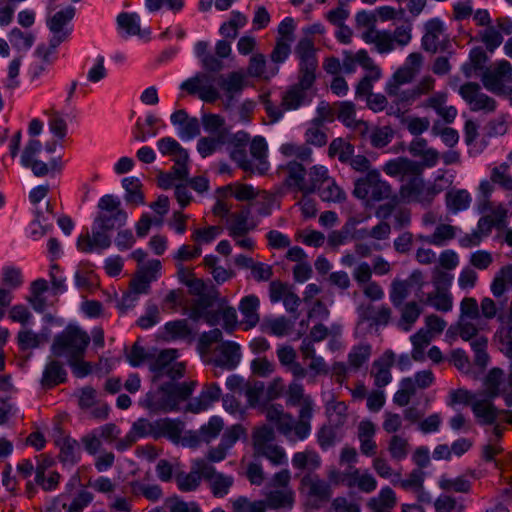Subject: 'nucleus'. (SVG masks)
Instances as JSON below:
<instances>
[{
	"label": "nucleus",
	"mask_w": 512,
	"mask_h": 512,
	"mask_svg": "<svg viewBox=\"0 0 512 512\" xmlns=\"http://www.w3.org/2000/svg\"><path fill=\"white\" fill-rule=\"evenodd\" d=\"M376 425L370 420H362L357 427V439L360 452L366 457L377 455L378 445L375 441Z\"/></svg>",
	"instance_id": "26"
},
{
	"label": "nucleus",
	"mask_w": 512,
	"mask_h": 512,
	"mask_svg": "<svg viewBox=\"0 0 512 512\" xmlns=\"http://www.w3.org/2000/svg\"><path fill=\"white\" fill-rule=\"evenodd\" d=\"M292 465L299 471H306V473H313L318 470L322 465L320 454L314 449L306 448L303 451L296 452L292 456Z\"/></svg>",
	"instance_id": "32"
},
{
	"label": "nucleus",
	"mask_w": 512,
	"mask_h": 512,
	"mask_svg": "<svg viewBox=\"0 0 512 512\" xmlns=\"http://www.w3.org/2000/svg\"><path fill=\"white\" fill-rule=\"evenodd\" d=\"M265 416L268 421L274 423L277 430L290 442L300 440L296 434L297 422L292 415L286 413L281 405H270L265 409Z\"/></svg>",
	"instance_id": "16"
},
{
	"label": "nucleus",
	"mask_w": 512,
	"mask_h": 512,
	"mask_svg": "<svg viewBox=\"0 0 512 512\" xmlns=\"http://www.w3.org/2000/svg\"><path fill=\"white\" fill-rule=\"evenodd\" d=\"M249 217L250 211L248 209L231 215L228 230L232 238L242 237L254 228V225L250 222Z\"/></svg>",
	"instance_id": "39"
},
{
	"label": "nucleus",
	"mask_w": 512,
	"mask_h": 512,
	"mask_svg": "<svg viewBox=\"0 0 512 512\" xmlns=\"http://www.w3.org/2000/svg\"><path fill=\"white\" fill-rule=\"evenodd\" d=\"M459 94L467 102L473 112L491 113L496 109V101L482 91L475 82H467L460 86Z\"/></svg>",
	"instance_id": "12"
},
{
	"label": "nucleus",
	"mask_w": 512,
	"mask_h": 512,
	"mask_svg": "<svg viewBox=\"0 0 512 512\" xmlns=\"http://www.w3.org/2000/svg\"><path fill=\"white\" fill-rule=\"evenodd\" d=\"M410 283L408 280L395 278L392 280L389 289V298L394 307L405 303L410 295Z\"/></svg>",
	"instance_id": "56"
},
{
	"label": "nucleus",
	"mask_w": 512,
	"mask_h": 512,
	"mask_svg": "<svg viewBox=\"0 0 512 512\" xmlns=\"http://www.w3.org/2000/svg\"><path fill=\"white\" fill-rule=\"evenodd\" d=\"M507 284L512 286V264L503 266L493 278L490 289L495 298H501L508 290Z\"/></svg>",
	"instance_id": "46"
},
{
	"label": "nucleus",
	"mask_w": 512,
	"mask_h": 512,
	"mask_svg": "<svg viewBox=\"0 0 512 512\" xmlns=\"http://www.w3.org/2000/svg\"><path fill=\"white\" fill-rule=\"evenodd\" d=\"M74 15L75 9L69 6L64 10L56 12L48 20V27L53 33V37L51 38L52 47H58L67 39L70 34V29L66 26L73 19Z\"/></svg>",
	"instance_id": "22"
},
{
	"label": "nucleus",
	"mask_w": 512,
	"mask_h": 512,
	"mask_svg": "<svg viewBox=\"0 0 512 512\" xmlns=\"http://www.w3.org/2000/svg\"><path fill=\"white\" fill-rule=\"evenodd\" d=\"M444 24L439 19H431L425 24V34L422 37V47L425 51L435 53L441 48L444 36Z\"/></svg>",
	"instance_id": "27"
},
{
	"label": "nucleus",
	"mask_w": 512,
	"mask_h": 512,
	"mask_svg": "<svg viewBox=\"0 0 512 512\" xmlns=\"http://www.w3.org/2000/svg\"><path fill=\"white\" fill-rule=\"evenodd\" d=\"M285 177L284 185L294 191L301 192L303 195L313 193V187L308 183L307 171L304 165L296 160H290L281 166Z\"/></svg>",
	"instance_id": "14"
},
{
	"label": "nucleus",
	"mask_w": 512,
	"mask_h": 512,
	"mask_svg": "<svg viewBox=\"0 0 512 512\" xmlns=\"http://www.w3.org/2000/svg\"><path fill=\"white\" fill-rule=\"evenodd\" d=\"M164 330L168 340H190L192 336V330L185 319L167 322Z\"/></svg>",
	"instance_id": "52"
},
{
	"label": "nucleus",
	"mask_w": 512,
	"mask_h": 512,
	"mask_svg": "<svg viewBox=\"0 0 512 512\" xmlns=\"http://www.w3.org/2000/svg\"><path fill=\"white\" fill-rule=\"evenodd\" d=\"M386 93L393 102L402 107L410 106L418 100L413 87L404 89L402 85L387 84Z\"/></svg>",
	"instance_id": "43"
},
{
	"label": "nucleus",
	"mask_w": 512,
	"mask_h": 512,
	"mask_svg": "<svg viewBox=\"0 0 512 512\" xmlns=\"http://www.w3.org/2000/svg\"><path fill=\"white\" fill-rule=\"evenodd\" d=\"M292 328L293 322L284 316L265 319L262 324L264 332L277 337L287 336L290 334Z\"/></svg>",
	"instance_id": "49"
},
{
	"label": "nucleus",
	"mask_w": 512,
	"mask_h": 512,
	"mask_svg": "<svg viewBox=\"0 0 512 512\" xmlns=\"http://www.w3.org/2000/svg\"><path fill=\"white\" fill-rule=\"evenodd\" d=\"M299 420L297 421L296 434L300 440L306 439L311 431L310 420L313 414V400L310 396L300 404Z\"/></svg>",
	"instance_id": "36"
},
{
	"label": "nucleus",
	"mask_w": 512,
	"mask_h": 512,
	"mask_svg": "<svg viewBox=\"0 0 512 512\" xmlns=\"http://www.w3.org/2000/svg\"><path fill=\"white\" fill-rule=\"evenodd\" d=\"M249 142L250 135L245 131L227 134L226 144L231 160L245 172H254V164L246 151Z\"/></svg>",
	"instance_id": "11"
},
{
	"label": "nucleus",
	"mask_w": 512,
	"mask_h": 512,
	"mask_svg": "<svg viewBox=\"0 0 512 512\" xmlns=\"http://www.w3.org/2000/svg\"><path fill=\"white\" fill-rule=\"evenodd\" d=\"M182 90L197 94L201 100L213 103L220 98L219 90L214 86V78L206 72H198L181 84Z\"/></svg>",
	"instance_id": "10"
},
{
	"label": "nucleus",
	"mask_w": 512,
	"mask_h": 512,
	"mask_svg": "<svg viewBox=\"0 0 512 512\" xmlns=\"http://www.w3.org/2000/svg\"><path fill=\"white\" fill-rule=\"evenodd\" d=\"M433 338L434 337L433 335H430L429 330H424V328L419 329L410 337L411 343L413 345L411 357L415 361L424 360V351L429 346Z\"/></svg>",
	"instance_id": "51"
},
{
	"label": "nucleus",
	"mask_w": 512,
	"mask_h": 512,
	"mask_svg": "<svg viewBox=\"0 0 512 512\" xmlns=\"http://www.w3.org/2000/svg\"><path fill=\"white\" fill-rule=\"evenodd\" d=\"M383 171L390 177H399L402 184L399 187V201L405 204L417 203L423 208H429L436 196L443 191L436 181L426 183L422 177L423 167L420 162L406 157H398L388 161Z\"/></svg>",
	"instance_id": "1"
},
{
	"label": "nucleus",
	"mask_w": 512,
	"mask_h": 512,
	"mask_svg": "<svg viewBox=\"0 0 512 512\" xmlns=\"http://www.w3.org/2000/svg\"><path fill=\"white\" fill-rule=\"evenodd\" d=\"M392 317V310L386 305L375 307L368 305L364 311V318L376 326H386Z\"/></svg>",
	"instance_id": "57"
},
{
	"label": "nucleus",
	"mask_w": 512,
	"mask_h": 512,
	"mask_svg": "<svg viewBox=\"0 0 512 512\" xmlns=\"http://www.w3.org/2000/svg\"><path fill=\"white\" fill-rule=\"evenodd\" d=\"M274 430L267 426L255 429L252 441L254 455L268 459L273 465L279 466L286 463L285 450L274 443Z\"/></svg>",
	"instance_id": "5"
},
{
	"label": "nucleus",
	"mask_w": 512,
	"mask_h": 512,
	"mask_svg": "<svg viewBox=\"0 0 512 512\" xmlns=\"http://www.w3.org/2000/svg\"><path fill=\"white\" fill-rule=\"evenodd\" d=\"M218 295V291L215 288H211L207 291V294L198 296V298L191 303L189 318L194 321L204 320L212 326L218 324V313L209 310L217 300Z\"/></svg>",
	"instance_id": "15"
},
{
	"label": "nucleus",
	"mask_w": 512,
	"mask_h": 512,
	"mask_svg": "<svg viewBox=\"0 0 512 512\" xmlns=\"http://www.w3.org/2000/svg\"><path fill=\"white\" fill-rule=\"evenodd\" d=\"M250 160L254 164V172L264 174L269 169V163L267 161L268 145L264 137L256 136L253 139L250 138L249 142Z\"/></svg>",
	"instance_id": "29"
},
{
	"label": "nucleus",
	"mask_w": 512,
	"mask_h": 512,
	"mask_svg": "<svg viewBox=\"0 0 512 512\" xmlns=\"http://www.w3.org/2000/svg\"><path fill=\"white\" fill-rule=\"evenodd\" d=\"M396 504V494L389 486L382 487L376 496L366 501V507L371 512H392Z\"/></svg>",
	"instance_id": "31"
},
{
	"label": "nucleus",
	"mask_w": 512,
	"mask_h": 512,
	"mask_svg": "<svg viewBox=\"0 0 512 512\" xmlns=\"http://www.w3.org/2000/svg\"><path fill=\"white\" fill-rule=\"evenodd\" d=\"M177 358L178 351L176 349L162 350L149 364V369L153 373L152 381L157 382L163 377H168L170 380L183 377L185 364L178 362Z\"/></svg>",
	"instance_id": "7"
},
{
	"label": "nucleus",
	"mask_w": 512,
	"mask_h": 512,
	"mask_svg": "<svg viewBox=\"0 0 512 512\" xmlns=\"http://www.w3.org/2000/svg\"><path fill=\"white\" fill-rule=\"evenodd\" d=\"M300 487L306 490L310 500L318 503L328 502L333 494L330 484L314 473H305L300 480Z\"/></svg>",
	"instance_id": "17"
},
{
	"label": "nucleus",
	"mask_w": 512,
	"mask_h": 512,
	"mask_svg": "<svg viewBox=\"0 0 512 512\" xmlns=\"http://www.w3.org/2000/svg\"><path fill=\"white\" fill-rule=\"evenodd\" d=\"M218 85L222 90L225 101V109H229L237 95H240L247 85L246 74L241 71H232L226 75H221L218 78Z\"/></svg>",
	"instance_id": "18"
},
{
	"label": "nucleus",
	"mask_w": 512,
	"mask_h": 512,
	"mask_svg": "<svg viewBox=\"0 0 512 512\" xmlns=\"http://www.w3.org/2000/svg\"><path fill=\"white\" fill-rule=\"evenodd\" d=\"M97 208L98 213L94 221L101 227L114 230L126 224L128 215L118 197L112 194L103 195L98 201Z\"/></svg>",
	"instance_id": "6"
},
{
	"label": "nucleus",
	"mask_w": 512,
	"mask_h": 512,
	"mask_svg": "<svg viewBox=\"0 0 512 512\" xmlns=\"http://www.w3.org/2000/svg\"><path fill=\"white\" fill-rule=\"evenodd\" d=\"M457 327L459 336L464 341L470 342L471 348L475 352V364L481 368L485 367L489 360L486 352L487 338L479 333L477 326L471 320L463 317H460Z\"/></svg>",
	"instance_id": "9"
},
{
	"label": "nucleus",
	"mask_w": 512,
	"mask_h": 512,
	"mask_svg": "<svg viewBox=\"0 0 512 512\" xmlns=\"http://www.w3.org/2000/svg\"><path fill=\"white\" fill-rule=\"evenodd\" d=\"M471 410L476 421L480 425L495 424L501 412V410H498L493 404V398H489L482 394H479L476 400L472 403Z\"/></svg>",
	"instance_id": "24"
},
{
	"label": "nucleus",
	"mask_w": 512,
	"mask_h": 512,
	"mask_svg": "<svg viewBox=\"0 0 512 512\" xmlns=\"http://www.w3.org/2000/svg\"><path fill=\"white\" fill-rule=\"evenodd\" d=\"M196 465L202 471L203 477L210 482V487L215 497L221 498L228 494L234 482L232 476L217 473L214 467L203 459L196 460Z\"/></svg>",
	"instance_id": "20"
},
{
	"label": "nucleus",
	"mask_w": 512,
	"mask_h": 512,
	"mask_svg": "<svg viewBox=\"0 0 512 512\" xmlns=\"http://www.w3.org/2000/svg\"><path fill=\"white\" fill-rule=\"evenodd\" d=\"M471 197L466 190H451L446 194V205L449 210L456 213L469 207Z\"/></svg>",
	"instance_id": "61"
},
{
	"label": "nucleus",
	"mask_w": 512,
	"mask_h": 512,
	"mask_svg": "<svg viewBox=\"0 0 512 512\" xmlns=\"http://www.w3.org/2000/svg\"><path fill=\"white\" fill-rule=\"evenodd\" d=\"M122 186L125 189V201L133 205L145 203L144 194L141 192V182L136 177H126L122 180Z\"/></svg>",
	"instance_id": "54"
},
{
	"label": "nucleus",
	"mask_w": 512,
	"mask_h": 512,
	"mask_svg": "<svg viewBox=\"0 0 512 512\" xmlns=\"http://www.w3.org/2000/svg\"><path fill=\"white\" fill-rule=\"evenodd\" d=\"M219 355L215 359V364L217 366L226 368V369H234L240 362L241 353L240 346L231 341L223 342L217 348Z\"/></svg>",
	"instance_id": "33"
},
{
	"label": "nucleus",
	"mask_w": 512,
	"mask_h": 512,
	"mask_svg": "<svg viewBox=\"0 0 512 512\" xmlns=\"http://www.w3.org/2000/svg\"><path fill=\"white\" fill-rule=\"evenodd\" d=\"M337 118L343 122L347 127L359 128L363 134L368 130V125L365 121L356 119L355 105L350 101L338 103Z\"/></svg>",
	"instance_id": "37"
},
{
	"label": "nucleus",
	"mask_w": 512,
	"mask_h": 512,
	"mask_svg": "<svg viewBox=\"0 0 512 512\" xmlns=\"http://www.w3.org/2000/svg\"><path fill=\"white\" fill-rule=\"evenodd\" d=\"M510 166L507 163H502L495 166L491 170L490 179L493 183L499 185L507 191H512V175L509 174Z\"/></svg>",
	"instance_id": "64"
},
{
	"label": "nucleus",
	"mask_w": 512,
	"mask_h": 512,
	"mask_svg": "<svg viewBox=\"0 0 512 512\" xmlns=\"http://www.w3.org/2000/svg\"><path fill=\"white\" fill-rule=\"evenodd\" d=\"M410 443L408 438L400 435H392L387 442V451L392 460L400 462L404 460L410 452Z\"/></svg>",
	"instance_id": "42"
},
{
	"label": "nucleus",
	"mask_w": 512,
	"mask_h": 512,
	"mask_svg": "<svg viewBox=\"0 0 512 512\" xmlns=\"http://www.w3.org/2000/svg\"><path fill=\"white\" fill-rule=\"evenodd\" d=\"M361 38L367 44H373L375 50L380 54L390 53L394 50L392 45V38L390 31L387 30H370L369 32H362Z\"/></svg>",
	"instance_id": "34"
},
{
	"label": "nucleus",
	"mask_w": 512,
	"mask_h": 512,
	"mask_svg": "<svg viewBox=\"0 0 512 512\" xmlns=\"http://www.w3.org/2000/svg\"><path fill=\"white\" fill-rule=\"evenodd\" d=\"M266 508L280 509L292 508L294 504V492L290 489L273 490L267 494Z\"/></svg>",
	"instance_id": "48"
},
{
	"label": "nucleus",
	"mask_w": 512,
	"mask_h": 512,
	"mask_svg": "<svg viewBox=\"0 0 512 512\" xmlns=\"http://www.w3.org/2000/svg\"><path fill=\"white\" fill-rule=\"evenodd\" d=\"M260 300L258 296L250 294L244 296L239 303L238 309L243 316L242 324L245 330L254 328L260 321Z\"/></svg>",
	"instance_id": "28"
},
{
	"label": "nucleus",
	"mask_w": 512,
	"mask_h": 512,
	"mask_svg": "<svg viewBox=\"0 0 512 512\" xmlns=\"http://www.w3.org/2000/svg\"><path fill=\"white\" fill-rule=\"evenodd\" d=\"M394 363L395 354L391 350H386L379 358L373 361L370 375L376 387L383 388L392 381L391 368Z\"/></svg>",
	"instance_id": "23"
},
{
	"label": "nucleus",
	"mask_w": 512,
	"mask_h": 512,
	"mask_svg": "<svg viewBox=\"0 0 512 512\" xmlns=\"http://www.w3.org/2000/svg\"><path fill=\"white\" fill-rule=\"evenodd\" d=\"M112 231L107 227H101L94 221L92 226V234L86 233L81 235L77 240V247L82 252L90 253L94 250H105L111 246V237L109 232Z\"/></svg>",
	"instance_id": "19"
},
{
	"label": "nucleus",
	"mask_w": 512,
	"mask_h": 512,
	"mask_svg": "<svg viewBox=\"0 0 512 512\" xmlns=\"http://www.w3.org/2000/svg\"><path fill=\"white\" fill-rule=\"evenodd\" d=\"M423 305H430L440 312H449L453 307V297L445 290H433L427 293Z\"/></svg>",
	"instance_id": "41"
},
{
	"label": "nucleus",
	"mask_w": 512,
	"mask_h": 512,
	"mask_svg": "<svg viewBox=\"0 0 512 512\" xmlns=\"http://www.w3.org/2000/svg\"><path fill=\"white\" fill-rule=\"evenodd\" d=\"M396 308L400 313L397 326L405 332H408L413 328L414 324L418 321L419 317L423 313V307L421 303L415 300L407 301Z\"/></svg>",
	"instance_id": "30"
},
{
	"label": "nucleus",
	"mask_w": 512,
	"mask_h": 512,
	"mask_svg": "<svg viewBox=\"0 0 512 512\" xmlns=\"http://www.w3.org/2000/svg\"><path fill=\"white\" fill-rule=\"evenodd\" d=\"M295 54L300 60L301 85L311 87L315 81V71L318 67L313 40L309 37L301 38L295 47Z\"/></svg>",
	"instance_id": "8"
},
{
	"label": "nucleus",
	"mask_w": 512,
	"mask_h": 512,
	"mask_svg": "<svg viewBox=\"0 0 512 512\" xmlns=\"http://www.w3.org/2000/svg\"><path fill=\"white\" fill-rule=\"evenodd\" d=\"M482 82L491 92L503 93L506 84L512 82V65L506 60L497 62L483 73Z\"/></svg>",
	"instance_id": "13"
},
{
	"label": "nucleus",
	"mask_w": 512,
	"mask_h": 512,
	"mask_svg": "<svg viewBox=\"0 0 512 512\" xmlns=\"http://www.w3.org/2000/svg\"><path fill=\"white\" fill-rule=\"evenodd\" d=\"M318 193L325 202L342 203L346 200L345 191L336 183L334 178L320 187Z\"/></svg>",
	"instance_id": "58"
},
{
	"label": "nucleus",
	"mask_w": 512,
	"mask_h": 512,
	"mask_svg": "<svg viewBox=\"0 0 512 512\" xmlns=\"http://www.w3.org/2000/svg\"><path fill=\"white\" fill-rule=\"evenodd\" d=\"M503 379V371L499 368H493L489 371L484 380V391L480 394L487 396L489 398H496L502 392L500 390V385Z\"/></svg>",
	"instance_id": "60"
},
{
	"label": "nucleus",
	"mask_w": 512,
	"mask_h": 512,
	"mask_svg": "<svg viewBox=\"0 0 512 512\" xmlns=\"http://www.w3.org/2000/svg\"><path fill=\"white\" fill-rule=\"evenodd\" d=\"M447 93L436 92L421 102L420 107L433 109L446 123H452L458 112L454 106L447 105Z\"/></svg>",
	"instance_id": "25"
},
{
	"label": "nucleus",
	"mask_w": 512,
	"mask_h": 512,
	"mask_svg": "<svg viewBox=\"0 0 512 512\" xmlns=\"http://www.w3.org/2000/svg\"><path fill=\"white\" fill-rule=\"evenodd\" d=\"M354 154V147L343 138H335L328 147V156L337 157L341 163H348Z\"/></svg>",
	"instance_id": "55"
},
{
	"label": "nucleus",
	"mask_w": 512,
	"mask_h": 512,
	"mask_svg": "<svg viewBox=\"0 0 512 512\" xmlns=\"http://www.w3.org/2000/svg\"><path fill=\"white\" fill-rule=\"evenodd\" d=\"M372 354V346L369 343H360L352 347L348 354V365L353 370L360 369L368 362Z\"/></svg>",
	"instance_id": "53"
},
{
	"label": "nucleus",
	"mask_w": 512,
	"mask_h": 512,
	"mask_svg": "<svg viewBox=\"0 0 512 512\" xmlns=\"http://www.w3.org/2000/svg\"><path fill=\"white\" fill-rule=\"evenodd\" d=\"M90 336L87 332L76 326H67L56 335L52 344V352L57 357L71 358L84 357Z\"/></svg>",
	"instance_id": "3"
},
{
	"label": "nucleus",
	"mask_w": 512,
	"mask_h": 512,
	"mask_svg": "<svg viewBox=\"0 0 512 512\" xmlns=\"http://www.w3.org/2000/svg\"><path fill=\"white\" fill-rule=\"evenodd\" d=\"M150 283L136 273L130 283V290L123 296L121 306L123 309L132 308L140 294L148 293Z\"/></svg>",
	"instance_id": "38"
},
{
	"label": "nucleus",
	"mask_w": 512,
	"mask_h": 512,
	"mask_svg": "<svg viewBox=\"0 0 512 512\" xmlns=\"http://www.w3.org/2000/svg\"><path fill=\"white\" fill-rule=\"evenodd\" d=\"M65 376L66 372L61 363L57 361H51L46 365L43 371L41 384L44 388H52L59 383L64 382Z\"/></svg>",
	"instance_id": "47"
},
{
	"label": "nucleus",
	"mask_w": 512,
	"mask_h": 512,
	"mask_svg": "<svg viewBox=\"0 0 512 512\" xmlns=\"http://www.w3.org/2000/svg\"><path fill=\"white\" fill-rule=\"evenodd\" d=\"M330 487L344 485L349 489L357 488L362 493H372L376 490L378 482L369 471L349 466L345 471L330 467L327 471V480Z\"/></svg>",
	"instance_id": "4"
},
{
	"label": "nucleus",
	"mask_w": 512,
	"mask_h": 512,
	"mask_svg": "<svg viewBox=\"0 0 512 512\" xmlns=\"http://www.w3.org/2000/svg\"><path fill=\"white\" fill-rule=\"evenodd\" d=\"M309 88L301 85V77H299V83L287 90L282 97L281 107L283 110H294L300 107L306 97V90Z\"/></svg>",
	"instance_id": "44"
},
{
	"label": "nucleus",
	"mask_w": 512,
	"mask_h": 512,
	"mask_svg": "<svg viewBox=\"0 0 512 512\" xmlns=\"http://www.w3.org/2000/svg\"><path fill=\"white\" fill-rule=\"evenodd\" d=\"M143 404L154 412L175 410V399L171 391V385L164 383L156 390L149 391L143 399Z\"/></svg>",
	"instance_id": "21"
},
{
	"label": "nucleus",
	"mask_w": 512,
	"mask_h": 512,
	"mask_svg": "<svg viewBox=\"0 0 512 512\" xmlns=\"http://www.w3.org/2000/svg\"><path fill=\"white\" fill-rule=\"evenodd\" d=\"M457 235V227L441 223L438 224L434 230V232L426 237H423L422 239L427 242L428 244L435 245V246H443L448 241L453 240Z\"/></svg>",
	"instance_id": "45"
},
{
	"label": "nucleus",
	"mask_w": 512,
	"mask_h": 512,
	"mask_svg": "<svg viewBox=\"0 0 512 512\" xmlns=\"http://www.w3.org/2000/svg\"><path fill=\"white\" fill-rule=\"evenodd\" d=\"M203 477L202 471L196 465V460L194 461V466L191 472L189 473H178L175 477L178 488L183 492H190L196 490L200 483L201 478Z\"/></svg>",
	"instance_id": "50"
},
{
	"label": "nucleus",
	"mask_w": 512,
	"mask_h": 512,
	"mask_svg": "<svg viewBox=\"0 0 512 512\" xmlns=\"http://www.w3.org/2000/svg\"><path fill=\"white\" fill-rule=\"evenodd\" d=\"M487 61L486 52L482 47H475L470 51L469 61L462 66V71L466 77H471L472 74L484 67Z\"/></svg>",
	"instance_id": "63"
},
{
	"label": "nucleus",
	"mask_w": 512,
	"mask_h": 512,
	"mask_svg": "<svg viewBox=\"0 0 512 512\" xmlns=\"http://www.w3.org/2000/svg\"><path fill=\"white\" fill-rule=\"evenodd\" d=\"M202 125L204 130L210 135H224L227 139V134L230 132L226 127V122L224 117L218 114H205L202 117Z\"/></svg>",
	"instance_id": "59"
},
{
	"label": "nucleus",
	"mask_w": 512,
	"mask_h": 512,
	"mask_svg": "<svg viewBox=\"0 0 512 512\" xmlns=\"http://www.w3.org/2000/svg\"><path fill=\"white\" fill-rule=\"evenodd\" d=\"M392 194L391 184L384 180L376 169L368 171L354 181L352 195L362 201L367 208L374 206L375 203L389 200Z\"/></svg>",
	"instance_id": "2"
},
{
	"label": "nucleus",
	"mask_w": 512,
	"mask_h": 512,
	"mask_svg": "<svg viewBox=\"0 0 512 512\" xmlns=\"http://www.w3.org/2000/svg\"><path fill=\"white\" fill-rule=\"evenodd\" d=\"M279 151L285 158H291L302 164L312 162L313 151L305 143L285 142L280 146Z\"/></svg>",
	"instance_id": "35"
},
{
	"label": "nucleus",
	"mask_w": 512,
	"mask_h": 512,
	"mask_svg": "<svg viewBox=\"0 0 512 512\" xmlns=\"http://www.w3.org/2000/svg\"><path fill=\"white\" fill-rule=\"evenodd\" d=\"M347 409V405L342 401L328 402L326 412L330 423L336 427L343 426L348 418Z\"/></svg>",
	"instance_id": "62"
},
{
	"label": "nucleus",
	"mask_w": 512,
	"mask_h": 512,
	"mask_svg": "<svg viewBox=\"0 0 512 512\" xmlns=\"http://www.w3.org/2000/svg\"><path fill=\"white\" fill-rule=\"evenodd\" d=\"M307 146L323 147L328 142L326 128L321 120H312L304 133Z\"/></svg>",
	"instance_id": "40"
}]
</instances>
